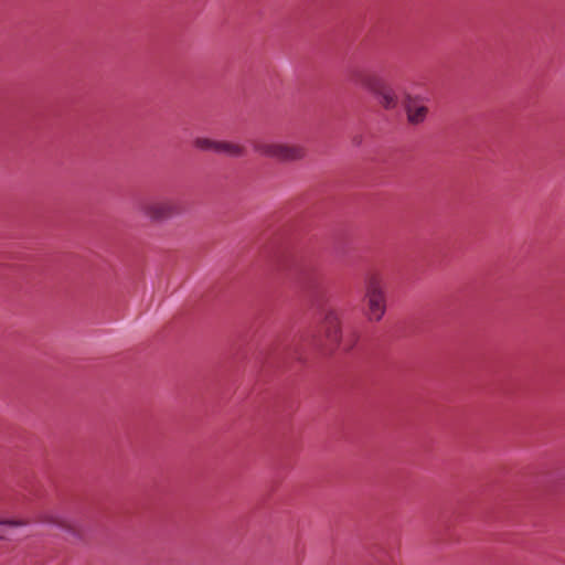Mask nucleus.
<instances>
[{"label": "nucleus", "mask_w": 565, "mask_h": 565, "mask_svg": "<svg viewBox=\"0 0 565 565\" xmlns=\"http://www.w3.org/2000/svg\"><path fill=\"white\" fill-rule=\"evenodd\" d=\"M352 81L372 93L379 103L386 109L397 106V95L386 79L375 72L355 71L352 73Z\"/></svg>", "instance_id": "f257e3e1"}, {"label": "nucleus", "mask_w": 565, "mask_h": 565, "mask_svg": "<svg viewBox=\"0 0 565 565\" xmlns=\"http://www.w3.org/2000/svg\"><path fill=\"white\" fill-rule=\"evenodd\" d=\"M365 316L370 321H380L386 311V294L382 279L371 275L365 281Z\"/></svg>", "instance_id": "f03ea898"}, {"label": "nucleus", "mask_w": 565, "mask_h": 565, "mask_svg": "<svg viewBox=\"0 0 565 565\" xmlns=\"http://www.w3.org/2000/svg\"><path fill=\"white\" fill-rule=\"evenodd\" d=\"M255 150L284 163L301 161L307 157V148L301 143L259 142L255 145Z\"/></svg>", "instance_id": "7ed1b4c3"}, {"label": "nucleus", "mask_w": 565, "mask_h": 565, "mask_svg": "<svg viewBox=\"0 0 565 565\" xmlns=\"http://www.w3.org/2000/svg\"><path fill=\"white\" fill-rule=\"evenodd\" d=\"M140 210L153 222H163L182 213L179 202L171 199L145 202L140 205Z\"/></svg>", "instance_id": "20e7f679"}, {"label": "nucleus", "mask_w": 565, "mask_h": 565, "mask_svg": "<svg viewBox=\"0 0 565 565\" xmlns=\"http://www.w3.org/2000/svg\"><path fill=\"white\" fill-rule=\"evenodd\" d=\"M322 330L324 337L330 345H339L342 343L344 350H351L355 342V337L352 335L350 339L341 335L340 319L335 311L328 310L324 315Z\"/></svg>", "instance_id": "39448f33"}, {"label": "nucleus", "mask_w": 565, "mask_h": 565, "mask_svg": "<svg viewBox=\"0 0 565 565\" xmlns=\"http://www.w3.org/2000/svg\"><path fill=\"white\" fill-rule=\"evenodd\" d=\"M407 120L413 125L423 122L428 114V107L418 98L408 97L405 100Z\"/></svg>", "instance_id": "423d86ee"}, {"label": "nucleus", "mask_w": 565, "mask_h": 565, "mask_svg": "<svg viewBox=\"0 0 565 565\" xmlns=\"http://www.w3.org/2000/svg\"><path fill=\"white\" fill-rule=\"evenodd\" d=\"M321 279V274H319L318 271L309 273L307 270H303L301 274L302 287L309 294H313L319 288Z\"/></svg>", "instance_id": "0eeeda50"}, {"label": "nucleus", "mask_w": 565, "mask_h": 565, "mask_svg": "<svg viewBox=\"0 0 565 565\" xmlns=\"http://www.w3.org/2000/svg\"><path fill=\"white\" fill-rule=\"evenodd\" d=\"M245 152V148L238 143L218 141L217 153H225L231 157H242Z\"/></svg>", "instance_id": "6e6552de"}, {"label": "nucleus", "mask_w": 565, "mask_h": 565, "mask_svg": "<svg viewBox=\"0 0 565 565\" xmlns=\"http://www.w3.org/2000/svg\"><path fill=\"white\" fill-rule=\"evenodd\" d=\"M194 146L201 150H209L217 152L218 141L207 139V138H196L194 140Z\"/></svg>", "instance_id": "1a4fd4ad"}, {"label": "nucleus", "mask_w": 565, "mask_h": 565, "mask_svg": "<svg viewBox=\"0 0 565 565\" xmlns=\"http://www.w3.org/2000/svg\"><path fill=\"white\" fill-rule=\"evenodd\" d=\"M26 521H20V520H0V524L4 525H11V526H22L25 525Z\"/></svg>", "instance_id": "9d476101"}, {"label": "nucleus", "mask_w": 565, "mask_h": 565, "mask_svg": "<svg viewBox=\"0 0 565 565\" xmlns=\"http://www.w3.org/2000/svg\"><path fill=\"white\" fill-rule=\"evenodd\" d=\"M42 522H47V523H55V524H58L61 525V522L57 521L56 519H53V518H50V519H43L41 520Z\"/></svg>", "instance_id": "9b49d317"}]
</instances>
